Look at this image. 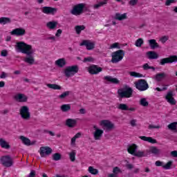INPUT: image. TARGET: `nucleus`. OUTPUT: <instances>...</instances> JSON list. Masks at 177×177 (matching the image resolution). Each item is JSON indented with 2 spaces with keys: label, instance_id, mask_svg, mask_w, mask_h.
<instances>
[{
  "label": "nucleus",
  "instance_id": "2f4dec72",
  "mask_svg": "<svg viewBox=\"0 0 177 177\" xmlns=\"http://www.w3.org/2000/svg\"><path fill=\"white\" fill-rule=\"evenodd\" d=\"M60 109L63 111V113H67V111H70L71 110V105L68 104H62L60 106Z\"/></svg>",
  "mask_w": 177,
  "mask_h": 177
},
{
  "label": "nucleus",
  "instance_id": "a19ab883",
  "mask_svg": "<svg viewBox=\"0 0 177 177\" xmlns=\"http://www.w3.org/2000/svg\"><path fill=\"white\" fill-rule=\"evenodd\" d=\"M134 156L136 157H139V158H142V157H146V156H147L146 154V153H145V151H138L134 153Z\"/></svg>",
  "mask_w": 177,
  "mask_h": 177
},
{
  "label": "nucleus",
  "instance_id": "f03ea898",
  "mask_svg": "<svg viewBox=\"0 0 177 177\" xmlns=\"http://www.w3.org/2000/svg\"><path fill=\"white\" fill-rule=\"evenodd\" d=\"M79 70L78 66L77 65L67 66L64 71V74L66 78H70L74 77L78 73Z\"/></svg>",
  "mask_w": 177,
  "mask_h": 177
},
{
  "label": "nucleus",
  "instance_id": "393cba45",
  "mask_svg": "<svg viewBox=\"0 0 177 177\" xmlns=\"http://www.w3.org/2000/svg\"><path fill=\"white\" fill-rule=\"evenodd\" d=\"M58 22L57 21H48L46 24V27L49 30H56V27H57Z\"/></svg>",
  "mask_w": 177,
  "mask_h": 177
},
{
  "label": "nucleus",
  "instance_id": "4c0bfd02",
  "mask_svg": "<svg viewBox=\"0 0 177 177\" xmlns=\"http://www.w3.org/2000/svg\"><path fill=\"white\" fill-rule=\"evenodd\" d=\"M75 156H77V152L75 150H73L71 152L69 153V158L72 162L75 161Z\"/></svg>",
  "mask_w": 177,
  "mask_h": 177
},
{
  "label": "nucleus",
  "instance_id": "f704fd0d",
  "mask_svg": "<svg viewBox=\"0 0 177 177\" xmlns=\"http://www.w3.org/2000/svg\"><path fill=\"white\" fill-rule=\"evenodd\" d=\"M75 30L76 32V34H81L82 31H84V30H85V26L82 25V26H75Z\"/></svg>",
  "mask_w": 177,
  "mask_h": 177
},
{
  "label": "nucleus",
  "instance_id": "c9c22d12",
  "mask_svg": "<svg viewBox=\"0 0 177 177\" xmlns=\"http://www.w3.org/2000/svg\"><path fill=\"white\" fill-rule=\"evenodd\" d=\"M11 20L10 18L8 17H0V24H9L10 23Z\"/></svg>",
  "mask_w": 177,
  "mask_h": 177
},
{
  "label": "nucleus",
  "instance_id": "603ef678",
  "mask_svg": "<svg viewBox=\"0 0 177 177\" xmlns=\"http://www.w3.org/2000/svg\"><path fill=\"white\" fill-rule=\"evenodd\" d=\"M111 49H121V46H120V43H114L111 45Z\"/></svg>",
  "mask_w": 177,
  "mask_h": 177
},
{
  "label": "nucleus",
  "instance_id": "de8ad7c7",
  "mask_svg": "<svg viewBox=\"0 0 177 177\" xmlns=\"http://www.w3.org/2000/svg\"><path fill=\"white\" fill-rule=\"evenodd\" d=\"M62 159V155L59 153H55L53 155V160L54 161H59V160Z\"/></svg>",
  "mask_w": 177,
  "mask_h": 177
},
{
  "label": "nucleus",
  "instance_id": "412c9836",
  "mask_svg": "<svg viewBox=\"0 0 177 177\" xmlns=\"http://www.w3.org/2000/svg\"><path fill=\"white\" fill-rule=\"evenodd\" d=\"M104 80L111 84H120V80L117 77H113L112 76H105L104 77Z\"/></svg>",
  "mask_w": 177,
  "mask_h": 177
},
{
  "label": "nucleus",
  "instance_id": "58836bf2",
  "mask_svg": "<svg viewBox=\"0 0 177 177\" xmlns=\"http://www.w3.org/2000/svg\"><path fill=\"white\" fill-rule=\"evenodd\" d=\"M104 5H107V1H100L93 6V8L99 9V8H102V6H104Z\"/></svg>",
  "mask_w": 177,
  "mask_h": 177
},
{
  "label": "nucleus",
  "instance_id": "9d476101",
  "mask_svg": "<svg viewBox=\"0 0 177 177\" xmlns=\"http://www.w3.org/2000/svg\"><path fill=\"white\" fill-rule=\"evenodd\" d=\"M93 128L94 129V131L93 132L94 140H100L103 136V133H104V131L99 129L96 125H93Z\"/></svg>",
  "mask_w": 177,
  "mask_h": 177
},
{
  "label": "nucleus",
  "instance_id": "4468645a",
  "mask_svg": "<svg viewBox=\"0 0 177 177\" xmlns=\"http://www.w3.org/2000/svg\"><path fill=\"white\" fill-rule=\"evenodd\" d=\"M41 12L42 13H44V15H52L53 16H54V15H56V13H57V8L44 6L41 8Z\"/></svg>",
  "mask_w": 177,
  "mask_h": 177
},
{
  "label": "nucleus",
  "instance_id": "49530a36",
  "mask_svg": "<svg viewBox=\"0 0 177 177\" xmlns=\"http://www.w3.org/2000/svg\"><path fill=\"white\" fill-rule=\"evenodd\" d=\"M70 93H71V92L65 91L59 95V99H66V97H67V96L70 95Z\"/></svg>",
  "mask_w": 177,
  "mask_h": 177
},
{
  "label": "nucleus",
  "instance_id": "69168bd1",
  "mask_svg": "<svg viewBox=\"0 0 177 177\" xmlns=\"http://www.w3.org/2000/svg\"><path fill=\"white\" fill-rule=\"evenodd\" d=\"M62 30L61 29H58L55 34V37H60L62 35Z\"/></svg>",
  "mask_w": 177,
  "mask_h": 177
},
{
  "label": "nucleus",
  "instance_id": "2eb2a0df",
  "mask_svg": "<svg viewBox=\"0 0 177 177\" xmlns=\"http://www.w3.org/2000/svg\"><path fill=\"white\" fill-rule=\"evenodd\" d=\"M165 99L167 103H169L171 106H175V104H176V100L174 98V92L172 91L167 93L165 95Z\"/></svg>",
  "mask_w": 177,
  "mask_h": 177
},
{
  "label": "nucleus",
  "instance_id": "ea45409f",
  "mask_svg": "<svg viewBox=\"0 0 177 177\" xmlns=\"http://www.w3.org/2000/svg\"><path fill=\"white\" fill-rule=\"evenodd\" d=\"M140 104L143 107H147V106H149V102H147L146 98H141L140 100Z\"/></svg>",
  "mask_w": 177,
  "mask_h": 177
},
{
  "label": "nucleus",
  "instance_id": "c85d7f7f",
  "mask_svg": "<svg viewBox=\"0 0 177 177\" xmlns=\"http://www.w3.org/2000/svg\"><path fill=\"white\" fill-rule=\"evenodd\" d=\"M148 42L149 44V46L151 49H156V48H160V45L158 44V43H157V41H156V39H149Z\"/></svg>",
  "mask_w": 177,
  "mask_h": 177
},
{
  "label": "nucleus",
  "instance_id": "1a4fd4ad",
  "mask_svg": "<svg viewBox=\"0 0 177 177\" xmlns=\"http://www.w3.org/2000/svg\"><path fill=\"white\" fill-rule=\"evenodd\" d=\"M0 162L3 167L9 168L13 165V159L10 156H1Z\"/></svg>",
  "mask_w": 177,
  "mask_h": 177
},
{
  "label": "nucleus",
  "instance_id": "e2e57ef3",
  "mask_svg": "<svg viewBox=\"0 0 177 177\" xmlns=\"http://www.w3.org/2000/svg\"><path fill=\"white\" fill-rule=\"evenodd\" d=\"M136 122H137V120L133 119L132 120L130 121V124L132 126V127H136Z\"/></svg>",
  "mask_w": 177,
  "mask_h": 177
},
{
  "label": "nucleus",
  "instance_id": "dca6fc26",
  "mask_svg": "<svg viewBox=\"0 0 177 177\" xmlns=\"http://www.w3.org/2000/svg\"><path fill=\"white\" fill-rule=\"evenodd\" d=\"M13 99L19 103H24L27 102L28 97H27L24 93H17L13 96Z\"/></svg>",
  "mask_w": 177,
  "mask_h": 177
},
{
  "label": "nucleus",
  "instance_id": "f8f14e48",
  "mask_svg": "<svg viewBox=\"0 0 177 177\" xmlns=\"http://www.w3.org/2000/svg\"><path fill=\"white\" fill-rule=\"evenodd\" d=\"M175 62H177V56L172 55V56H170L169 57L161 59L160 61V66H165V64H167L169 63H174Z\"/></svg>",
  "mask_w": 177,
  "mask_h": 177
},
{
  "label": "nucleus",
  "instance_id": "5701e85b",
  "mask_svg": "<svg viewBox=\"0 0 177 177\" xmlns=\"http://www.w3.org/2000/svg\"><path fill=\"white\" fill-rule=\"evenodd\" d=\"M55 66H57V67H59L60 68H63L66 64H67V62H66V59L64 58H60L55 61Z\"/></svg>",
  "mask_w": 177,
  "mask_h": 177
},
{
  "label": "nucleus",
  "instance_id": "f3484780",
  "mask_svg": "<svg viewBox=\"0 0 177 177\" xmlns=\"http://www.w3.org/2000/svg\"><path fill=\"white\" fill-rule=\"evenodd\" d=\"M11 35H16L17 37H23V35H26V29L23 28H17L12 30Z\"/></svg>",
  "mask_w": 177,
  "mask_h": 177
},
{
  "label": "nucleus",
  "instance_id": "cd10ccee",
  "mask_svg": "<svg viewBox=\"0 0 177 177\" xmlns=\"http://www.w3.org/2000/svg\"><path fill=\"white\" fill-rule=\"evenodd\" d=\"M136 150H138V147L135 144L129 145L127 149L128 153H129V154H131L132 156L135 155V153H136Z\"/></svg>",
  "mask_w": 177,
  "mask_h": 177
},
{
  "label": "nucleus",
  "instance_id": "13d9d810",
  "mask_svg": "<svg viewBox=\"0 0 177 177\" xmlns=\"http://www.w3.org/2000/svg\"><path fill=\"white\" fill-rule=\"evenodd\" d=\"M176 0H167L165 2L166 6H169L171 3H176Z\"/></svg>",
  "mask_w": 177,
  "mask_h": 177
},
{
  "label": "nucleus",
  "instance_id": "09e8293b",
  "mask_svg": "<svg viewBox=\"0 0 177 177\" xmlns=\"http://www.w3.org/2000/svg\"><path fill=\"white\" fill-rule=\"evenodd\" d=\"M171 131H175L177 128V122H173L167 126Z\"/></svg>",
  "mask_w": 177,
  "mask_h": 177
},
{
  "label": "nucleus",
  "instance_id": "774afa93",
  "mask_svg": "<svg viewBox=\"0 0 177 177\" xmlns=\"http://www.w3.org/2000/svg\"><path fill=\"white\" fill-rule=\"evenodd\" d=\"M8 113H9V110L8 109H4L3 111H1V114H8Z\"/></svg>",
  "mask_w": 177,
  "mask_h": 177
},
{
  "label": "nucleus",
  "instance_id": "c03bdc74",
  "mask_svg": "<svg viewBox=\"0 0 177 177\" xmlns=\"http://www.w3.org/2000/svg\"><path fill=\"white\" fill-rule=\"evenodd\" d=\"M144 42L143 39L140 38L136 41L135 46H137V48H141Z\"/></svg>",
  "mask_w": 177,
  "mask_h": 177
},
{
  "label": "nucleus",
  "instance_id": "aec40b11",
  "mask_svg": "<svg viewBox=\"0 0 177 177\" xmlns=\"http://www.w3.org/2000/svg\"><path fill=\"white\" fill-rule=\"evenodd\" d=\"M147 153H151V154H153L154 156H158L161 154V150L157 148V147H151L147 149Z\"/></svg>",
  "mask_w": 177,
  "mask_h": 177
},
{
  "label": "nucleus",
  "instance_id": "0e129e2a",
  "mask_svg": "<svg viewBox=\"0 0 177 177\" xmlns=\"http://www.w3.org/2000/svg\"><path fill=\"white\" fill-rule=\"evenodd\" d=\"M1 56H3V57H6V56H8V50H3L1 51Z\"/></svg>",
  "mask_w": 177,
  "mask_h": 177
},
{
  "label": "nucleus",
  "instance_id": "5fc2aeb1",
  "mask_svg": "<svg viewBox=\"0 0 177 177\" xmlns=\"http://www.w3.org/2000/svg\"><path fill=\"white\" fill-rule=\"evenodd\" d=\"M113 172L114 174H115L117 176V175H118V174H120L121 172V169H120V168L118 167H115L113 168Z\"/></svg>",
  "mask_w": 177,
  "mask_h": 177
},
{
  "label": "nucleus",
  "instance_id": "4be33fe9",
  "mask_svg": "<svg viewBox=\"0 0 177 177\" xmlns=\"http://www.w3.org/2000/svg\"><path fill=\"white\" fill-rule=\"evenodd\" d=\"M128 17L127 16V13L120 14L119 12L115 13L114 19L118 20L119 21H122V20H127Z\"/></svg>",
  "mask_w": 177,
  "mask_h": 177
},
{
  "label": "nucleus",
  "instance_id": "6e6552de",
  "mask_svg": "<svg viewBox=\"0 0 177 177\" xmlns=\"http://www.w3.org/2000/svg\"><path fill=\"white\" fill-rule=\"evenodd\" d=\"M84 8H85L84 3L77 4L73 6V9L71 10V13L74 16H80L84 13Z\"/></svg>",
  "mask_w": 177,
  "mask_h": 177
},
{
  "label": "nucleus",
  "instance_id": "ddd939ff",
  "mask_svg": "<svg viewBox=\"0 0 177 177\" xmlns=\"http://www.w3.org/2000/svg\"><path fill=\"white\" fill-rule=\"evenodd\" d=\"M96 43L91 40H83L80 44V46H86L87 50H93Z\"/></svg>",
  "mask_w": 177,
  "mask_h": 177
},
{
  "label": "nucleus",
  "instance_id": "b1692460",
  "mask_svg": "<svg viewBox=\"0 0 177 177\" xmlns=\"http://www.w3.org/2000/svg\"><path fill=\"white\" fill-rule=\"evenodd\" d=\"M147 57L150 60L156 59L159 57L158 53H156L155 51H148L147 53Z\"/></svg>",
  "mask_w": 177,
  "mask_h": 177
},
{
  "label": "nucleus",
  "instance_id": "72a5a7b5",
  "mask_svg": "<svg viewBox=\"0 0 177 177\" xmlns=\"http://www.w3.org/2000/svg\"><path fill=\"white\" fill-rule=\"evenodd\" d=\"M78 138H81V133H76L75 136L71 138V146H75V140H77Z\"/></svg>",
  "mask_w": 177,
  "mask_h": 177
},
{
  "label": "nucleus",
  "instance_id": "a211bd4d",
  "mask_svg": "<svg viewBox=\"0 0 177 177\" xmlns=\"http://www.w3.org/2000/svg\"><path fill=\"white\" fill-rule=\"evenodd\" d=\"M102 71V68L97 67L96 65H93L88 67V73L92 75L99 74V73H101Z\"/></svg>",
  "mask_w": 177,
  "mask_h": 177
},
{
  "label": "nucleus",
  "instance_id": "8fccbe9b",
  "mask_svg": "<svg viewBox=\"0 0 177 177\" xmlns=\"http://www.w3.org/2000/svg\"><path fill=\"white\" fill-rule=\"evenodd\" d=\"M172 161H169L167 164H163L164 169H171V167H172Z\"/></svg>",
  "mask_w": 177,
  "mask_h": 177
},
{
  "label": "nucleus",
  "instance_id": "4d7b16f0",
  "mask_svg": "<svg viewBox=\"0 0 177 177\" xmlns=\"http://www.w3.org/2000/svg\"><path fill=\"white\" fill-rule=\"evenodd\" d=\"M155 165L156 167H162L163 168L164 167V162H161L160 160H158L155 162Z\"/></svg>",
  "mask_w": 177,
  "mask_h": 177
},
{
  "label": "nucleus",
  "instance_id": "6e6d98bb",
  "mask_svg": "<svg viewBox=\"0 0 177 177\" xmlns=\"http://www.w3.org/2000/svg\"><path fill=\"white\" fill-rule=\"evenodd\" d=\"M139 2V0H130L129 4L130 6H135Z\"/></svg>",
  "mask_w": 177,
  "mask_h": 177
},
{
  "label": "nucleus",
  "instance_id": "a878e982",
  "mask_svg": "<svg viewBox=\"0 0 177 177\" xmlns=\"http://www.w3.org/2000/svg\"><path fill=\"white\" fill-rule=\"evenodd\" d=\"M139 138L141 139V140H144V142H148L149 143H152V145L157 143V140L151 137L140 136Z\"/></svg>",
  "mask_w": 177,
  "mask_h": 177
},
{
  "label": "nucleus",
  "instance_id": "c756f323",
  "mask_svg": "<svg viewBox=\"0 0 177 177\" xmlns=\"http://www.w3.org/2000/svg\"><path fill=\"white\" fill-rule=\"evenodd\" d=\"M0 146L2 149H10V145H9V142H6L5 139L0 138Z\"/></svg>",
  "mask_w": 177,
  "mask_h": 177
},
{
  "label": "nucleus",
  "instance_id": "3c124183",
  "mask_svg": "<svg viewBox=\"0 0 177 177\" xmlns=\"http://www.w3.org/2000/svg\"><path fill=\"white\" fill-rule=\"evenodd\" d=\"M168 39H169V37L165 35V36H162V37H160L159 41L162 44H165V42H167V41H168Z\"/></svg>",
  "mask_w": 177,
  "mask_h": 177
},
{
  "label": "nucleus",
  "instance_id": "39448f33",
  "mask_svg": "<svg viewBox=\"0 0 177 177\" xmlns=\"http://www.w3.org/2000/svg\"><path fill=\"white\" fill-rule=\"evenodd\" d=\"M124 56H125V52L123 50H118L113 52L112 53L111 62L113 63H118V62H121L124 59Z\"/></svg>",
  "mask_w": 177,
  "mask_h": 177
},
{
  "label": "nucleus",
  "instance_id": "680f3d73",
  "mask_svg": "<svg viewBox=\"0 0 177 177\" xmlns=\"http://www.w3.org/2000/svg\"><path fill=\"white\" fill-rule=\"evenodd\" d=\"M28 177H35V170H31Z\"/></svg>",
  "mask_w": 177,
  "mask_h": 177
},
{
  "label": "nucleus",
  "instance_id": "6ab92c4d",
  "mask_svg": "<svg viewBox=\"0 0 177 177\" xmlns=\"http://www.w3.org/2000/svg\"><path fill=\"white\" fill-rule=\"evenodd\" d=\"M65 125L68 128H75L77 127V119L68 118L66 120Z\"/></svg>",
  "mask_w": 177,
  "mask_h": 177
},
{
  "label": "nucleus",
  "instance_id": "a18cd8bd",
  "mask_svg": "<svg viewBox=\"0 0 177 177\" xmlns=\"http://www.w3.org/2000/svg\"><path fill=\"white\" fill-rule=\"evenodd\" d=\"M142 68L143 70L145 71H147V70H152V71H156V68H154L153 66H150L149 65V64H145L143 66H142Z\"/></svg>",
  "mask_w": 177,
  "mask_h": 177
},
{
  "label": "nucleus",
  "instance_id": "864d4df0",
  "mask_svg": "<svg viewBox=\"0 0 177 177\" xmlns=\"http://www.w3.org/2000/svg\"><path fill=\"white\" fill-rule=\"evenodd\" d=\"M148 128L149 129H160L161 127L160 125L149 124Z\"/></svg>",
  "mask_w": 177,
  "mask_h": 177
},
{
  "label": "nucleus",
  "instance_id": "473e14b6",
  "mask_svg": "<svg viewBox=\"0 0 177 177\" xmlns=\"http://www.w3.org/2000/svg\"><path fill=\"white\" fill-rule=\"evenodd\" d=\"M19 139H21L22 143H24V145H26V146H30V145H31V140H30V139H28V138L21 136L19 137Z\"/></svg>",
  "mask_w": 177,
  "mask_h": 177
},
{
  "label": "nucleus",
  "instance_id": "e433bc0d",
  "mask_svg": "<svg viewBox=\"0 0 177 177\" xmlns=\"http://www.w3.org/2000/svg\"><path fill=\"white\" fill-rule=\"evenodd\" d=\"M117 109L128 111V105L127 104H118Z\"/></svg>",
  "mask_w": 177,
  "mask_h": 177
},
{
  "label": "nucleus",
  "instance_id": "37998d69",
  "mask_svg": "<svg viewBox=\"0 0 177 177\" xmlns=\"http://www.w3.org/2000/svg\"><path fill=\"white\" fill-rule=\"evenodd\" d=\"M129 74L131 77H134L136 78H141V77H143V75L133 71L129 72Z\"/></svg>",
  "mask_w": 177,
  "mask_h": 177
},
{
  "label": "nucleus",
  "instance_id": "338daca9",
  "mask_svg": "<svg viewBox=\"0 0 177 177\" xmlns=\"http://www.w3.org/2000/svg\"><path fill=\"white\" fill-rule=\"evenodd\" d=\"M171 156H172V157H177V151H172L171 152Z\"/></svg>",
  "mask_w": 177,
  "mask_h": 177
},
{
  "label": "nucleus",
  "instance_id": "423d86ee",
  "mask_svg": "<svg viewBox=\"0 0 177 177\" xmlns=\"http://www.w3.org/2000/svg\"><path fill=\"white\" fill-rule=\"evenodd\" d=\"M136 89L143 92L145 91H147L149 88V84L145 80L140 79L134 83Z\"/></svg>",
  "mask_w": 177,
  "mask_h": 177
},
{
  "label": "nucleus",
  "instance_id": "79ce46f5",
  "mask_svg": "<svg viewBox=\"0 0 177 177\" xmlns=\"http://www.w3.org/2000/svg\"><path fill=\"white\" fill-rule=\"evenodd\" d=\"M88 172L90 174H91L92 175H97V174H99V171L95 168H93V167L90 166L88 167Z\"/></svg>",
  "mask_w": 177,
  "mask_h": 177
},
{
  "label": "nucleus",
  "instance_id": "20e7f679",
  "mask_svg": "<svg viewBox=\"0 0 177 177\" xmlns=\"http://www.w3.org/2000/svg\"><path fill=\"white\" fill-rule=\"evenodd\" d=\"M100 125L106 132H110L113 129H115V125L113 122L107 120H103L100 122Z\"/></svg>",
  "mask_w": 177,
  "mask_h": 177
},
{
  "label": "nucleus",
  "instance_id": "9b49d317",
  "mask_svg": "<svg viewBox=\"0 0 177 177\" xmlns=\"http://www.w3.org/2000/svg\"><path fill=\"white\" fill-rule=\"evenodd\" d=\"M53 150H52V148L49 147H40L39 150V153L42 158H45L48 156H50L52 154V152Z\"/></svg>",
  "mask_w": 177,
  "mask_h": 177
},
{
  "label": "nucleus",
  "instance_id": "bb28decb",
  "mask_svg": "<svg viewBox=\"0 0 177 177\" xmlns=\"http://www.w3.org/2000/svg\"><path fill=\"white\" fill-rule=\"evenodd\" d=\"M167 74L165 73H160L156 74L155 76H153V79L156 81H158V82H160L164 80V78H166Z\"/></svg>",
  "mask_w": 177,
  "mask_h": 177
},
{
  "label": "nucleus",
  "instance_id": "7c9ffc66",
  "mask_svg": "<svg viewBox=\"0 0 177 177\" xmlns=\"http://www.w3.org/2000/svg\"><path fill=\"white\" fill-rule=\"evenodd\" d=\"M46 86L49 88V89H53L54 91H61L62 86L56 84H47Z\"/></svg>",
  "mask_w": 177,
  "mask_h": 177
},
{
  "label": "nucleus",
  "instance_id": "052dcab7",
  "mask_svg": "<svg viewBox=\"0 0 177 177\" xmlns=\"http://www.w3.org/2000/svg\"><path fill=\"white\" fill-rule=\"evenodd\" d=\"M6 77H8V73H6L5 72H1V74L0 75V78L5 79Z\"/></svg>",
  "mask_w": 177,
  "mask_h": 177
},
{
  "label": "nucleus",
  "instance_id": "f257e3e1",
  "mask_svg": "<svg viewBox=\"0 0 177 177\" xmlns=\"http://www.w3.org/2000/svg\"><path fill=\"white\" fill-rule=\"evenodd\" d=\"M15 50L20 52L24 55H27L26 57H24V62L28 64L32 65L35 63V58L33 55L35 53V49L32 48V46L26 44L24 41H18L15 45Z\"/></svg>",
  "mask_w": 177,
  "mask_h": 177
},
{
  "label": "nucleus",
  "instance_id": "7ed1b4c3",
  "mask_svg": "<svg viewBox=\"0 0 177 177\" xmlns=\"http://www.w3.org/2000/svg\"><path fill=\"white\" fill-rule=\"evenodd\" d=\"M118 93L119 96L122 98H129L132 97V93H133V90H132V88L126 86L122 89H119L118 91Z\"/></svg>",
  "mask_w": 177,
  "mask_h": 177
},
{
  "label": "nucleus",
  "instance_id": "0eeeda50",
  "mask_svg": "<svg viewBox=\"0 0 177 177\" xmlns=\"http://www.w3.org/2000/svg\"><path fill=\"white\" fill-rule=\"evenodd\" d=\"M19 114L23 120H28L31 118V113H30V109L27 106H22L19 109Z\"/></svg>",
  "mask_w": 177,
  "mask_h": 177
},
{
  "label": "nucleus",
  "instance_id": "bf43d9fd",
  "mask_svg": "<svg viewBox=\"0 0 177 177\" xmlns=\"http://www.w3.org/2000/svg\"><path fill=\"white\" fill-rule=\"evenodd\" d=\"M86 62H93V58L92 57H88L84 58V62L86 63Z\"/></svg>",
  "mask_w": 177,
  "mask_h": 177
}]
</instances>
